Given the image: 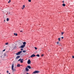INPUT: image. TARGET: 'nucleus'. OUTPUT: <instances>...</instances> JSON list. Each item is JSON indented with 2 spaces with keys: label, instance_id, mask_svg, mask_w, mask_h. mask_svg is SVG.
<instances>
[{
  "label": "nucleus",
  "instance_id": "nucleus-1",
  "mask_svg": "<svg viewBox=\"0 0 74 74\" xmlns=\"http://www.w3.org/2000/svg\"><path fill=\"white\" fill-rule=\"evenodd\" d=\"M12 71H16V69H14V64H13L12 65Z\"/></svg>",
  "mask_w": 74,
  "mask_h": 74
},
{
  "label": "nucleus",
  "instance_id": "nucleus-2",
  "mask_svg": "<svg viewBox=\"0 0 74 74\" xmlns=\"http://www.w3.org/2000/svg\"><path fill=\"white\" fill-rule=\"evenodd\" d=\"M22 52V51H19L18 52L16 53V55H20V54H21V53Z\"/></svg>",
  "mask_w": 74,
  "mask_h": 74
},
{
  "label": "nucleus",
  "instance_id": "nucleus-3",
  "mask_svg": "<svg viewBox=\"0 0 74 74\" xmlns=\"http://www.w3.org/2000/svg\"><path fill=\"white\" fill-rule=\"evenodd\" d=\"M39 73V71H36L33 72V73L34 74H36L37 73Z\"/></svg>",
  "mask_w": 74,
  "mask_h": 74
},
{
  "label": "nucleus",
  "instance_id": "nucleus-4",
  "mask_svg": "<svg viewBox=\"0 0 74 74\" xmlns=\"http://www.w3.org/2000/svg\"><path fill=\"white\" fill-rule=\"evenodd\" d=\"M25 47V45H22L20 47V48H23L24 47Z\"/></svg>",
  "mask_w": 74,
  "mask_h": 74
},
{
  "label": "nucleus",
  "instance_id": "nucleus-5",
  "mask_svg": "<svg viewBox=\"0 0 74 74\" xmlns=\"http://www.w3.org/2000/svg\"><path fill=\"white\" fill-rule=\"evenodd\" d=\"M31 63V61L30 60H29L27 61L28 64H30Z\"/></svg>",
  "mask_w": 74,
  "mask_h": 74
},
{
  "label": "nucleus",
  "instance_id": "nucleus-6",
  "mask_svg": "<svg viewBox=\"0 0 74 74\" xmlns=\"http://www.w3.org/2000/svg\"><path fill=\"white\" fill-rule=\"evenodd\" d=\"M25 70L26 71H29V69H28V68L26 67L25 68Z\"/></svg>",
  "mask_w": 74,
  "mask_h": 74
},
{
  "label": "nucleus",
  "instance_id": "nucleus-7",
  "mask_svg": "<svg viewBox=\"0 0 74 74\" xmlns=\"http://www.w3.org/2000/svg\"><path fill=\"white\" fill-rule=\"evenodd\" d=\"M35 56H36V55L35 54H33L31 56V58H33L34 57H35Z\"/></svg>",
  "mask_w": 74,
  "mask_h": 74
},
{
  "label": "nucleus",
  "instance_id": "nucleus-8",
  "mask_svg": "<svg viewBox=\"0 0 74 74\" xmlns=\"http://www.w3.org/2000/svg\"><path fill=\"white\" fill-rule=\"evenodd\" d=\"M20 58V56H18L16 57V59H18V58Z\"/></svg>",
  "mask_w": 74,
  "mask_h": 74
},
{
  "label": "nucleus",
  "instance_id": "nucleus-9",
  "mask_svg": "<svg viewBox=\"0 0 74 74\" xmlns=\"http://www.w3.org/2000/svg\"><path fill=\"white\" fill-rule=\"evenodd\" d=\"M27 67L29 69H31V67L30 66H28Z\"/></svg>",
  "mask_w": 74,
  "mask_h": 74
},
{
  "label": "nucleus",
  "instance_id": "nucleus-10",
  "mask_svg": "<svg viewBox=\"0 0 74 74\" xmlns=\"http://www.w3.org/2000/svg\"><path fill=\"white\" fill-rule=\"evenodd\" d=\"M21 66V65L19 64H18L17 66V67H20V66Z\"/></svg>",
  "mask_w": 74,
  "mask_h": 74
},
{
  "label": "nucleus",
  "instance_id": "nucleus-11",
  "mask_svg": "<svg viewBox=\"0 0 74 74\" xmlns=\"http://www.w3.org/2000/svg\"><path fill=\"white\" fill-rule=\"evenodd\" d=\"M25 5H23V6L22 7V9H23V8H25Z\"/></svg>",
  "mask_w": 74,
  "mask_h": 74
},
{
  "label": "nucleus",
  "instance_id": "nucleus-12",
  "mask_svg": "<svg viewBox=\"0 0 74 74\" xmlns=\"http://www.w3.org/2000/svg\"><path fill=\"white\" fill-rule=\"evenodd\" d=\"M23 44V45H26V42H24Z\"/></svg>",
  "mask_w": 74,
  "mask_h": 74
},
{
  "label": "nucleus",
  "instance_id": "nucleus-13",
  "mask_svg": "<svg viewBox=\"0 0 74 74\" xmlns=\"http://www.w3.org/2000/svg\"><path fill=\"white\" fill-rule=\"evenodd\" d=\"M14 35L15 36H17V35H18V34H17L16 33H14Z\"/></svg>",
  "mask_w": 74,
  "mask_h": 74
},
{
  "label": "nucleus",
  "instance_id": "nucleus-14",
  "mask_svg": "<svg viewBox=\"0 0 74 74\" xmlns=\"http://www.w3.org/2000/svg\"><path fill=\"white\" fill-rule=\"evenodd\" d=\"M62 5L63 6V7H65V6H66V5H65V4H64V3H63L62 4Z\"/></svg>",
  "mask_w": 74,
  "mask_h": 74
},
{
  "label": "nucleus",
  "instance_id": "nucleus-15",
  "mask_svg": "<svg viewBox=\"0 0 74 74\" xmlns=\"http://www.w3.org/2000/svg\"><path fill=\"white\" fill-rule=\"evenodd\" d=\"M6 20H7V21H10V20L8 18H7L6 19Z\"/></svg>",
  "mask_w": 74,
  "mask_h": 74
},
{
  "label": "nucleus",
  "instance_id": "nucleus-16",
  "mask_svg": "<svg viewBox=\"0 0 74 74\" xmlns=\"http://www.w3.org/2000/svg\"><path fill=\"white\" fill-rule=\"evenodd\" d=\"M36 56H37V57H40V55H39V54H37Z\"/></svg>",
  "mask_w": 74,
  "mask_h": 74
},
{
  "label": "nucleus",
  "instance_id": "nucleus-17",
  "mask_svg": "<svg viewBox=\"0 0 74 74\" xmlns=\"http://www.w3.org/2000/svg\"><path fill=\"white\" fill-rule=\"evenodd\" d=\"M20 59H21V61H24V60H23V59H21V58H20Z\"/></svg>",
  "mask_w": 74,
  "mask_h": 74
},
{
  "label": "nucleus",
  "instance_id": "nucleus-18",
  "mask_svg": "<svg viewBox=\"0 0 74 74\" xmlns=\"http://www.w3.org/2000/svg\"><path fill=\"white\" fill-rule=\"evenodd\" d=\"M34 48H35V49H36V50L37 49V47H34Z\"/></svg>",
  "mask_w": 74,
  "mask_h": 74
},
{
  "label": "nucleus",
  "instance_id": "nucleus-19",
  "mask_svg": "<svg viewBox=\"0 0 74 74\" xmlns=\"http://www.w3.org/2000/svg\"><path fill=\"white\" fill-rule=\"evenodd\" d=\"M11 2V0H10L9 1H8V3H10Z\"/></svg>",
  "mask_w": 74,
  "mask_h": 74
},
{
  "label": "nucleus",
  "instance_id": "nucleus-20",
  "mask_svg": "<svg viewBox=\"0 0 74 74\" xmlns=\"http://www.w3.org/2000/svg\"><path fill=\"white\" fill-rule=\"evenodd\" d=\"M63 33H64L63 32H62L61 33V34H62V36L63 35Z\"/></svg>",
  "mask_w": 74,
  "mask_h": 74
},
{
  "label": "nucleus",
  "instance_id": "nucleus-21",
  "mask_svg": "<svg viewBox=\"0 0 74 74\" xmlns=\"http://www.w3.org/2000/svg\"><path fill=\"white\" fill-rule=\"evenodd\" d=\"M8 43H6L5 44V45H8Z\"/></svg>",
  "mask_w": 74,
  "mask_h": 74
},
{
  "label": "nucleus",
  "instance_id": "nucleus-22",
  "mask_svg": "<svg viewBox=\"0 0 74 74\" xmlns=\"http://www.w3.org/2000/svg\"><path fill=\"white\" fill-rule=\"evenodd\" d=\"M23 52H26V51H25V50L23 51Z\"/></svg>",
  "mask_w": 74,
  "mask_h": 74
},
{
  "label": "nucleus",
  "instance_id": "nucleus-23",
  "mask_svg": "<svg viewBox=\"0 0 74 74\" xmlns=\"http://www.w3.org/2000/svg\"><path fill=\"white\" fill-rule=\"evenodd\" d=\"M28 1H29V2H31V0H29Z\"/></svg>",
  "mask_w": 74,
  "mask_h": 74
},
{
  "label": "nucleus",
  "instance_id": "nucleus-24",
  "mask_svg": "<svg viewBox=\"0 0 74 74\" xmlns=\"http://www.w3.org/2000/svg\"><path fill=\"white\" fill-rule=\"evenodd\" d=\"M58 40L59 41H60V38H58Z\"/></svg>",
  "mask_w": 74,
  "mask_h": 74
},
{
  "label": "nucleus",
  "instance_id": "nucleus-25",
  "mask_svg": "<svg viewBox=\"0 0 74 74\" xmlns=\"http://www.w3.org/2000/svg\"><path fill=\"white\" fill-rule=\"evenodd\" d=\"M20 45H22V43H20Z\"/></svg>",
  "mask_w": 74,
  "mask_h": 74
},
{
  "label": "nucleus",
  "instance_id": "nucleus-26",
  "mask_svg": "<svg viewBox=\"0 0 74 74\" xmlns=\"http://www.w3.org/2000/svg\"><path fill=\"white\" fill-rule=\"evenodd\" d=\"M21 61V63H23V61Z\"/></svg>",
  "mask_w": 74,
  "mask_h": 74
},
{
  "label": "nucleus",
  "instance_id": "nucleus-27",
  "mask_svg": "<svg viewBox=\"0 0 74 74\" xmlns=\"http://www.w3.org/2000/svg\"><path fill=\"white\" fill-rule=\"evenodd\" d=\"M57 44H59V42H57Z\"/></svg>",
  "mask_w": 74,
  "mask_h": 74
},
{
  "label": "nucleus",
  "instance_id": "nucleus-28",
  "mask_svg": "<svg viewBox=\"0 0 74 74\" xmlns=\"http://www.w3.org/2000/svg\"><path fill=\"white\" fill-rule=\"evenodd\" d=\"M21 61V58L19 59V60H18V61L19 62V61Z\"/></svg>",
  "mask_w": 74,
  "mask_h": 74
},
{
  "label": "nucleus",
  "instance_id": "nucleus-29",
  "mask_svg": "<svg viewBox=\"0 0 74 74\" xmlns=\"http://www.w3.org/2000/svg\"><path fill=\"white\" fill-rule=\"evenodd\" d=\"M41 56H44V55L42 54Z\"/></svg>",
  "mask_w": 74,
  "mask_h": 74
},
{
  "label": "nucleus",
  "instance_id": "nucleus-30",
  "mask_svg": "<svg viewBox=\"0 0 74 74\" xmlns=\"http://www.w3.org/2000/svg\"><path fill=\"white\" fill-rule=\"evenodd\" d=\"M61 38H62V39H63V37H61Z\"/></svg>",
  "mask_w": 74,
  "mask_h": 74
},
{
  "label": "nucleus",
  "instance_id": "nucleus-31",
  "mask_svg": "<svg viewBox=\"0 0 74 74\" xmlns=\"http://www.w3.org/2000/svg\"><path fill=\"white\" fill-rule=\"evenodd\" d=\"M23 49H21V51H23Z\"/></svg>",
  "mask_w": 74,
  "mask_h": 74
},
{
  "label": "nucleus",
  "instance_id": "nucleus-32",
  "mask_svg": "<svg viewBox=\"0 0 74 74\" xmlns=\"http://www.w3.org/2000/svg\"><path fill=\"white\" fill-rule=\"evenodd\" d=\"M5 51V49H4V50H3V51Z\"/></svg>",
  "mask_w": 74,
  "mask_h": 74
},
{
  "label": "nucleus",
  "instance_id": "nucleus-33",
  "mask_svg": "<svg viewBox=\"0 0 74 74\" xmlns=\"http://www.w3.org/2000/svg\"><path fill=\"white\" fill-rule=\"evenodd\" d=\"M20 32H22V33H23V31H20Z\"/></svg>",
  "mask_w": 74,
  "mask_h": 74
},
{
  "label": "nucleus",
  "instance_id": "nucleus-34",
  "mask_svg": "<svg viewBox=\"0 0 74 74\" xmlns=\"http://www.w3.org/2000/svg\"><path fill=\"white\" fill-rule=\"evenodd\" d=\"M7 73H8V71H7Z\"/></svg>",
  "mask_w": 74,
  "mask_h": 74
},
{
  "label": "nucleus",
  "instance_id": "nucleus-35",
  "mask_svg": "<svg viewBox=\"0 0 74 74\" xmlns=\"http://www.w3.org/2000/svg\"><path fill=\"white\" fill-rule=\"evenodd\" d=\"M72 58H74V56H72Z\"/></svg>",
  "mask_w": 74,
  "mask_h": 74
},
{
  "label": "nucleus",
  "instance_id": "nucleus-36",
  "mask_svg": "<svg viewBox=\"0 0 74 74\" xmlns=\"http://www.w3.org/2000/svg\"><path fill=\"white\" fill-rule=\"evenodd\" d=\"M62 3H64V1H62Z\"/></svg>",
  "mask_w": 74,
  "mask_h": 74
},
{
  "label": "nucleus",
  "instance_id": "nucleus-37",
  "mask_svg": "<svg viewBox=\"0 0 74 74\" xmlns=\"http://www.w3.org/2000/svg\"><path fill=\"white\" fill-rule=\"evenodd\" d=\"M4 21L5 22V20H4Z\"/></svg>",
  "mask_w": 74,
  "mask_h": 74
},
{
  "label": "nucleus",
  "instance_id": "nucleus-38",
  "mask_svg": "<svg viewBox=\"0 0 74 74\" xmlns=\"http://www.w3.org/2000/svg\"><path fill=\"white\" fill-rule=\"evenodd\" d=\"M4 56H5V54H4Z\"/></svg>",
  "mask_w": 74,
  "mask_h": 74
},
{
  "label": "nucleus",
  "instance_id": "nucleus-39",
  "mask_svg": "<svg viewBox=\"0 0 74 74\" xmlns=\"http://www.w3.org/2000/svg\"><path fill=\"white\" fill-rule=\"evenodd\" d=\"M1 52V51H0V52Z\"/></svg>",
  "mask_w": 74,
  "mask_h": 74
},
{
  "label": "nucleus",
  "instance_id": "nucleus-40",
  "mask_svg": "<svg viewBox=\"0 0 74 74\" xmlns=\"http://www.w3.org/2000/svg\"><path fill=\"white\" fill-rule=\"evenodd\" d=\"M0 74H1L0 73Z\"/></svg>",
  "mask_w": 74,
  "mask_h": 74
}]
</instances>
